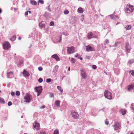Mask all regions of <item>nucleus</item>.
Returning <instances> with one entry per match:
<instances>
[{
    "mask_svg": "<svg viewBox=\"0 0 134 134\" xmlns=\"http://www.w3.org/2000/svg\"><path fill=\"white\" fill-rule=\"evenodd\" d=\"M24 99L25 100V102L27 103L29 102L32 99V96L30 94L27 93L26 96H24Z\"/></svg>",
    "mask_w": 134,
    "mask_h": 134,
    "instance_id": "f257e3e1",
    "label": "nucleus"
},
{
    "mask_svg": "<svg viewBox=\"0 0 134 134\" xmlns=\"http://www.w3.org/2000/svg\"><path fill=\"white\" fill-rule=\"evenodd\" d=\"M104 96L108 99L111 100L112 99L111 94L108 91H105L104 93Z\"/></svg>",
    "mask_w": 134,
    "mask_h": 134,
    "instance_id": "f03ea898",
    "label": "nucleus"
},
{
    "mask_svg": "<svg viewBox=\"0 0 134 134\" xmlns=\"http://www.w3.org/2000/svg\"><path fill=\"white\" fill-rule=\"evenodd\" d=\"M35 90L37 93V96L38 97L42 92V87L41 86H40L39 87H36L35 88Z\"/></svg>",
    "mask_w": 134,
    "mask_h": 134,
    "instance_id": "7ed1b4c3",
    "label": "nucleus"
},
{
    "mask_svg": "<svg viewBox=\"0 0 134 134\" xmlns=\"http://www.w3.org/2000/svg\"><path fill=\"white\" fill-rule=\"evenodd\" d=\"M112 126L114 128L115 130H118L121 128V126L120 124L118 122H115L114 125Z\"/></svg>",
    "mask_w": 134,
    "mask_h": 134,
    "instance_id": "20e7f679",
    "label": "nucleus"
},
{
    "mask_svg": "<svg viewBox=\"0 0 134 134\" xmlns=\"http://www.w3.org/2000/svg\"><path fill=\"white\" fill-rule=\"evenodd\" d=\"M81 75L83 79H86L87 77V75L85 70L83 69L80 70Z\"/></svg>",
    "mask_w": 134,
    "mask_h": 134,
    "instance_id": "39448f33",
    "label": "nucleus"
},
{
    "mask_svg": "<svg viewBox=\"0 0 134 134\" xmlns=\"http://www.w3.org/2000/svg\"><path fill=\"white\" fill-rule=\"evenodd\" d=\"M3 48L4 49L7 50L10 48L11 46L9 43L7 42H5L3 45Z\"/></svg>",
    "mask_w": 134,
    "mask_h": 134,
    "instance_id": "423d86ee",
    "label": "nucleus"
},
{
    "mask_svg": "<svg viewBox=\"0 0 134 134\" xmlns=\"http://www.w3.org/2000/svg\"><path fill=\"white\" fill-rule=\"evenodd\" d=\"M67 48V53L68 54L73 53L74 52V47L73 46L70 47H68Z\"/></svg>",
    "mask_w": 134,
    "mask_h": 134,
    "instance_id": "0eeeda50",
    "label": "nucleus"
},
{
    "mask_svg": "<svg viewBox=\"0 0 134 134\" xmlns=\"http://www.w3.org/2000/svg\"><path fill=\"white\" fill-rule=\"evenodd\" d=\"M71 114L72 117L75 119L78 118L79 117V115L77 112L74 111H72Z\"/></svg>",
    "mask_w": 134,
    "mask_h": 134,
    "instance_id": "6e6552de",
    "label": "nucleus"
},
{
    "mask_svg": "<svg viewBox=\"0 0 134 134\" xmlns=\"http://www.w3.org/2000/svg\"><path fill=\"white\" fill-rule=\"evenodd\" d=\"M86 51L87 52L94 51V48L90 45H88L87 46H86Z\"/></svg>",
    "mask_w": 134,
    "mask_h": 134,
    "instance_id": "1a4fd4ad",
    "label": "nucleus"
},
{
    "mask_svg": "<svg viewBox=\"0 0 134 134\" xmlns=\"http://www.w3.org/2000/svg\"><path fill=\"white\" fill-rule=\"evenodd\" d=\"M34 127V128L36 129L37 130H38L40 129V125L39 123L37 122L36 121H35L33 124Z\"/></svg>",
    "mask_w": 134,
    "mask_h": 134,
    "instance_id": "9d476101",
    "label": "nucleus"
},
{
    "mask_svg": "<svg viewBox=\"0 0 134 134\" xmlns=\"http://www.w3.org/2000/svg\"><path fill=\"white\" fill-rule=\"evenodd\" d=\"M87 37L89 39H90L92 38H97V37L94 35L92 32H90L88 34Z\"/></svg>",
    "mask_w": 134,
    "mask_h": 134,
    "instance_id": "9b49d317",
    "label": "nucleus"
},
{
    "mask_svg": "<svg viewBox=\"0 0 134 134\" xmlns=\"http://www.w3.org/2000/svg\"><path fill=\"white\" fill-rule=\"evenodd\" d=\"M23 74L26 77H28L30 76V74L29 72L26 71L25 70H24L23 72Z\"/></svg>",
    "mask_w": 134,
    "mask_h": 134,
    "instance_id": "f8f14e48",
    "label": "nucleus"
},
{
    "mask_svg": "<svg viewBox=\"0 0 134 134\" xmlns=\"http://www.w3.org/2000/svg\"><path fill=\"white\" fill-rule=\"evenodd\" d=\"M13 75V73L11 71L8 72L7 74V77L8 78H11Z\"/></svg>",
    "mask_w": 134,
    "mask_h": 134,
    "instance_id": "ddd939ff",
    "label": "nucleus"
},
{
    "mask_svg": "<svg viewBox=\"0 0 134 134\" xmlns=\"http://www.w3.org/2000/svg\"><path fill=\"white\" fill-rule=\"evenodd\" d=\"M129 44L128 43H127L126 44L125 49L127 52L129 53L130 50V48L129 47Z\"/></svg>",
    "mask_w": 134,
    "mask_h": 134,
    "instance_id": "4468645a",
    "label": "nucleus"
},
{
    "mask_svg": "<svg viewBox=\"0 0 134 134\" xmlns=\"http://www.w3.org/2000/svg\"><path fill=\"white\" fill-rule=\"evenodd\" d=\"M125 10L126 12L127 13H130L132 12L130 8L128 7V4L127 5Z\"/></svg>",
    "mask_w": 134,
    "mask_h": 134,
    "instance_id": "2eb2a0df",
    "label": "nucleus"
},
{
    "mask_svg": "<svg viewBox=\"0 0 134 134\" xmlns=\"http://www.w3.org/2000/svg\"><path fill=\"white\" fill-rule=\"evenodd\" d=\"M52 57L55 58L57 61H58L60 60L59 57L56 54L52 55Z\"/></svg>",
    "mask_w": 134,
    "mask_h": 134,
    "instance_id": "dca6fc26",
    "label": "nucleus"
},
{
    "mask_svg": "<svg viewBox=\"0 0 134 134\" xmlns=\"http://www.w3.org/2000/svg\"><path fill=\"white\" fill-rule=\"evenodd\" d=\"M110 16L111 18L113 19L116 20L118 19V17L116 15H110Z\"/></svg>",
    "mask_w": 134,
    "mask_h": 134,
    "instance_id": "f3484780",
    "label": "nucleus"
},
{
    "mask_svg": "<svg viewBox=\"0 0 134 134\" xmlns=\"http://www.w3.org/2000/svg\"><path fill=\"white\" fill-rule=\"evenodd\" d=\"M39 25L40 28L41 29H42L43 27H44L45 26V24L43 23L42 22L40 23H39Z\"/></svg>",
    "mask_w": 134,
    "mask_h": 134,
    "instance_id": "a211bd4d",
    "label": "nucleus"
},
{
    "mask_svg": "<svg viewBox=\"0 0 134 134\" xmlns=\"http://www.w3.org/2000/svg\"><path fill=\"white\" fill-rule=\"evenodd\" d=\"M61 40L62 37L61 36L57 37L56 38V40L57 42H60L61 41Z\"/></svg>",
    "mask_w": 134,
    "mask_h": 134,
    "instance_id": "6ab92c4d",
    "label": "nucleus"
},
{
    "mask_svg": "<svg viewBox=\"0 0 134 134\" xmlns=\"http://www.w3.org/2000/svg\"><path fill=\"white\" fill-rule=\"evenodd\" d=\"M30 3L31 4L34 5H36L37 4V2L34 0H31Z\"/></svg>",
    "mask_w": 134,
    "mask_h": 134,
    "instance_id": "aec40b11",
    "label": "nucleus"
},
{
    "mask_svg": "<svg viewBox=\"0 0 134 134\" xmlns=\"http://www.w3.org/2000/svg\"><path fill=\"white\" fill-rule=\"evenodd\" d=\"M134 88V85L131 84V85H130L128 88V89L129 91H130L131 89H133Z\"/></svg>",
    "mask_w": 134,
    "mask_h": 134,
    "instance_id": "412c9836",
    "label": "nucleus"
},
{
    "mask_svg": "<svg viewBox=\"0 0 134 134\" xmlns=\"http://www.w3.org/2000/svg\"><path fill=\"white\" fill-rule=\"evenodd\" d=\"M60 101L59 100H57L55 102V104L57 106V107H59L60 106Z\"/></svg>",
    "mask_w": 134,
    "mask_h": 134,
    "instance_id": "4be33fe9",
    "label": "nucleus"
},
{
    "mask_svg": "<svg viewBox=\"0 0 134 134\" xmlns=\"http://www.w3.org/2000/svg\"><path fill=\"white\" fill-rule=\"evenodd\" d=\"M120 112L123 115H124L126 114V111L124 109H121L120 110Z\"/></svg>",
    "mask_w": 134,
    "mask_h": 134,
    "instance_id": "5701e85b",
    "label": "nucleus"
},
{
    "mask_svg": "<svg viewBox=\"0 0 134 134\" xmlns=\"http://www.w3.org/2000/svg\"><path fill=\"white\" fill-rule=\"evenodd\" d=\"M16 38V37L15 35H14L11 38H10V40L12 41H14Z\"/></svg>",
    "mask_w": 134,
    "mask_h": 134,
    "instance_id": "b1692460",
    "label": "nucleus"
},
{
    "mask_svg": "<svg viewBox=\"0 0 134 134\" xmlns=\"http://www.w3.org/2000/svg\"><path fill=\"white\" fill-rule=\"evenodd\" d=\"M128 7L130 8L131 11L132 12L134 9L133 6L131 5L130 4H129L128 5Z\"/></svg>",
    "mask_w": 134,
    "mask_h": 134,
    "instance_id": "393cba45",
    "label": "nucleus"
},
{
    "mask_svg": "<svg viewBox=\"0 0 134 134\" xmlns=\"http://www.w3.org/2000/svg\"><path fill=\"white\" fill-rule=\"evenodd\" d=\"M134 62V60L133 59L129 60L127 63L128 64H131Z\"/></svg>",
    "mask_w": 134,
    "mask_h": 134,
    "instance_id": "a878e982",
    "label": "nucleus"
},
{
    "mask_svg": "<svg viewBox=\"0 0 134 134\" xmlns=\"http://www.w3.org/2000/svg\"><path fill=\"white\" fill-rule=\"evenodd\" d=\"M69 22L70 23L72 24H74L75 23L74 19L73 18H72L70 20Z\"/></svg>",
    "mask_w": 134,
    "mask_h": 134,
    "instance_id": "bb28decb",
    "label": "nucleus"
},
{
    "mask_svg": "<svg viewBox=\"0 0 134 134\" xmlns=\"http://www.w3.org/2000/svg\"><path fill=\"white\" fill-rule=\"evenodd\" d=\"M77 11L78 12L81 13L83 12V11H82V9L81 8H79L77 10Z\"/></svg>",
    "mask_w": 134,
    "mask_h": 134,
    "instance_id": "cd10ccee",
    "label": "nucleus"
},
{
    "mask_svg": "<svg viewBox=\"0 0 134 134\" xmlns=\"http://www.w3.org/2000/svg\"><path fill=\"white\" fill-rule=\"evenodd\" d=\"M0 102L2 104H4L5 103L4 100L3 98H0Z\"/></svg>",
    "mask_w": 134,
    "mask_h": 134,
    "instance_id": "c85d7f7f",
    "label": "nucleus"
},
{
    "mask_svg": "<svg viewBox=\"0 0 134 134\" xmlns=\"http://www.w3.org/2000/svg\"><path fill=\"white\" fill-rule=\"evenodd\" d=\"M125 28L126 29L129 30L131 28V26L130 25H128L126 26Z\"/></svg>",
    "mask_w": 134,
    "mask_h": 134,
    "instance_id": "c756f323",
    "label": "nucleus"
},
{
    "mask_svg": "<svg viewBox=\"0 0 134 134\" xmlns=\"http://www.w3.org/2000/svg\"><path fill=\"white\" fill-rule=\"evenodd\" d=\"M23 63V60H21L19 61V64H18V66H21L22 64Z\"/></svg>",
    "mask_w": 134,
    "mask_h": 134,
    "instance_id": "7c9ffc66",
    "label": "nucleus"
},
{
    "mask_svg": "<svg viewBox=\"0 0 134 134\" xmlns=\"http://www.w3.org/2000/svg\"><path fill=\"white\" fill-rule=\"evenodd\" d=\"M57 88L61 92H63V90H62V89L61 87L59 86H57Z\"/></svg>",
    "mask_w": 134,
    "mask_h": 134,
    "instance_id": "2f4dec72",
    "label": "nucleus"
},
{
    "mask_svg": "<svg viewBox=\"0 0 134 134\" xmlns=\"http://www.w3.org/2000/svg\"><path fill=\"white\" fill-rule=\"evenodd\" d=\"M130 73H131V75L133 76H134V70H131L129 71Z\"/></svg>",
    "mask_w": 134,
    "mask_h": 134,
    "instance_id": "473e14b6",
    "label": "nucleus"
},
{
    "mask_svg": "<svg viewBox=\"0 0 134 134\" xmlns=\"http://www.w3.org/2000/svg\"><path fill=\"white\" fill-rule=\"evenodd\" d=\"M69 13V11L67 10H65L64 12V13L65 14H68Z\"/></svg>",
    "mask_w": 134,
    "mask_h": 134,
    "instance_id": "72a5a7b5",
    "label": "nucleus"
},
{
    "mask_svg": "<svg viewBox=\"0 0 134 134\" xmlns=\"http://www.w3.org/2000/svg\"><path fill=\"white\" fill-rule=\"evenodd\" d=\"M70 61L71 63H75V60L74 58H71Z\"/></svg>",
    "mask_w": 134,
    "mask_h": 134,
    "instance_id": "f704fd0d",
    "label": "nucleus"
},
{
    "mask_svg": "<svg viewBox=\"0 0 134 134\" xmlns=\"http://www.w3.org/2000/svg\"><path fill=\"white\" fill-rule=\"evenodd\" d=\"M53 134H59V131L57 130H55Z\"/></svg>",
    "mask_w": 134,
    "mask_h": 134,
    "instance_id": "c9c22d12",
    "label": "nucleus"
},
{
    "mask_svg": "<svg viewBox=\"0 0 134 134\" xmlns=\"http://www.w3.org/2000/svg\"><path fill=\"white\" fill-rule=\"evenodd\" d=\"M20 94V92L19 91H17L16 92V95L17 96H19Z\"/></svg>",
    "mask_w": 134,
    "mask_h": 134,
    "instance_id": "e433bc0d",
    "label": "nucleus"
},
{
    "mask_svg": "<svg viewBox=\"0 0 134 134\" xmlns=\"http://www.w3.org/2000/svg\"><path fill=\"white\" fill-rule=\"evenodd\" d=\"M40 3L41 4H43L44 3V1L42 0H39L38 1V5L39 4V3Z\"/></svg>",
    "mask_w": 134,
    "mask_h": 134,
    "instance_id": "4c0bfd02",
    "label": "nucleus"
},
{
    "mask_svg": "<svg viewBox=\"0 0 134 134\" xmlns=\"http://www.w3.org/2000/svg\"><path fill=\"white\" fill-rule=\"evenodd\" d=\"M54 25V22L53 21H51L49 24V25L50 26H53Z\"/></svg>",
    "mask_w": 134,
    "mask_h": 134,
    "instance_id": "58836bf2",
    "label": "nucleus"
},
{
    "mask_svg": "<svg viewBox=\"0 0 134 134\" xmlns=\"http://www.w3.org/2000/svg\"><path fill=\"white\" fill-rule=\"evenodd\" d=\"M51 79L49 78L48 79H46V81L47 83H49L51 82Z\"/></svg>",
    "mask_w": 134,
    "mask_h": 134,
    "instance_id": "ea45409f",
    "label": "nucleus"
},
{
    "mask_svg": "<svg viewBox=\"0 0 134 134\" xmlns=\"http://www.w3.org/2000/svg\"><path fill=\"white\" fill-rule=\"evenodd\" d=\"M38 81L39 83H41L43 81V79L41 78H40L38 80Z\"/></svg>",
    "mask_w": 134,
    "mask_h": 134,
    "instance_id": "a19ab883",
    "label": "nucleus"
},
{
    "mask_svg": "<svg viewBox=\"0 0 134 134\" xmlns=\"http://www.w3.org/2000/svg\"><path fill=\"white\" fill-rule=\"evenodd\" d=\"M43 69L42 68V67L40 66L38 68V70L40 71H42Z\"/></svg>",
    "mask_w": 134,
    "mask_h": 134,
    "instance_id": "79ce46f5",
    "label": "nucleus"
},
{
    "mask_svg": "<svg viewBox=\"0 0 134 134\" xmlns=\"http://www.w3.org/2000/svg\"><path fill=\"white\" fill-rule=\"evenodd\" d=\"M47 9H48V10L49 11L51 12V10L50 8V5H49L47 7Z\"/></svg>",
    "mask_w": 134,
    "mask_h": 134,
    "instance_id": "37998d69",
    "label": "nucleus"
},
{
    "mask_svg": "<svg viewBox=\"0 0 134 134\" xmlns=\"http://www.w3.org/2000/svg\"><path fill=\"white\" fill-rule=\"evenodd\" d=\"M12 104V103L11 102H9L8 103V106H11Z\"/></svg>",
    "mask_w": 134,
    "mask_h": 134,
    "instance_id": "c03bdc74",
    "label": "nucleus"
},
{
    "mask_svg": "<svg viewBox=\"0 0 134 134\" xmlns=\"http://www.w3.org/2000/svg\"><path fill=\"white\" fill-rule=\"evenodd\" d=\"M105 43L108 44L109 43V41L108 39H106L104 42Z\"/></svg>",
    "mask_w": 134,
    "mask_h": 134,
    "instance_id": "a18cd8bd",
    "label": "nucleus"
},
{
    "mask_svg": "<svg viewBox=\"0 0 134 134\" xmlns=\"http://www.w3.org/2000/svg\"><path fill=\"white\" fill-rule=\"evenodd\" d=\"M107 119H106L105 121V124L106 125H108L109 124V122L107 121Z\"/></svg>",
    "mask_w": 134,
    "mask_h": 134,
    "instance_id": "49530a36",
    "label": "nucleus"
},
{
    "mask_svg": "<svg viewBox=\"0 0 134 134\" xmlns=\"http://www.w3.org/2000/svg\"><path fill=\"white\" fill-rule=\"evenodd\" d=\"M92 68L94 69H95L97 68V66L95 65H93L92 66Z\"/></svg>",
    "mask_w": 134,
    "mask_h": 134,
    "instance_id": "de8ad7c7",
    "label": "nucleus"
},
{
    "mask_svg": "<svg viewBox=\"0 0 134 134\" xmlns=\"http://www.w3.org/2000/svg\"><path fill=\"white\" fill-rule=\"evenodd\" d=\"M131 108L132 109L134 110V105L133 104L131 105Z\"/></svg>",
    "mask_w": 134,
    "mask_h": 134,
    "instance_id": "09e8293b",
    "label": "nucleus"
},
{
    "mask_svg": "<svg viewBox=\"0 0 134 134\" xmlns=\"http://www.w3.org/2000/svg\"><path fill=\"white\" fill-rule=\"evenodd\" d=\"M46 133L44 131H41L40 132V134H46Z\"/></svg>",
    "mask_w": 134,
    "mask_h": 134,
    "instance_id": "8fccbe9b",
    "label": "nucleus"
},
{
    "mask_svg": "<svg viewBox=\"0 0 134 134\" xmlns=\"http://www.w3.org/2000/svg\"><path fill=\"white\" fill-rule=\"evenodd\" d=\"M49 96L50 97L52 98L53 96V94L52 93L50 94L49 95Z\"/></svg>",
    "mask_w": 134,
    "mask_h": 134,
    "instance_id": "3c124183",
    "label": "nucleus"
},
{
    "mask_svg": "<svg viewBox=\"0 0 134 134\" xmlns=\"http://www.w3.org/2000/svg\"><path fill=\"white\" fill-rule=\"evenodd\" d=\"M86 58L88 59H90L91 58V57L90 56H87L86 57Z\"/></svg>",
    "mask_w": 134,
    "mask_h": 134,
    "instance_id": "603ef678",
    "label": "nucleus"
},
{
    "mask_svg": "<svg viewBox=\"0 0 134 134\" xmlns=\"http://www.w3.org/2000/svg\"><path fill=\"white\" fill-rule=\"evenodd\" d=\"M11 95L12 96L14 95L15 94V93L13 92H11Z\"/></svg>",
    "mask_w": 134,
    "mask_h": 134,
    "instance_id": "864d4df0",
    "label": "nucleus"
},
{
    "mask_svg": "<svg viewBox=\"0 0 134 134\" xmlns=\"http://www.w3.org/2000/svg\"><path fill=\"white\" fill-rule=\"evenodd\" d=\"M118 44H119V42H116L115 43V46H118Z\"/></svg>",
    "mask_w": 134,
    "mask_h": 134,
    "instance_id": "5fc2aeb1",
    "label": "nucleus"
},
{
    "mask_svg": "<svg viewBox=\"0 0 134 134\" xmlns=\"http://www.w3.org/2000/svg\"><path fill=\"white\" fill-rule=\"evenodd\" d=\"M25 16H27L28 15V12L27 11L25 13Z\"/></svg>",
    "mask_w": 134,
    "mask_h": 134,
    "instance_id": "6e6d98bb",
    "label": "nucleus"
},
{
    "mask_svg": "<svg viewBox=\"0 0 134 134\" xmlns=\"http://www.w3.org/2000/svg\"><path fill=\"white\" fill-rule=\"evenodd\" d=\"M45 105H43L41 107V108L42 109H44L45 108Z\"/></svg>",
    "mask_w": 134,
    "mask_h": 134,
    "instance_id": "4d7b16f0",
    "label": "nucleus"
},
{
    "mask_svg": "<svg viewBox=\"0 0 134 134\" xmlns=\"http://www.w3.org/2000/svg\"><path fill=\"white\" fill-rule=\"evenodd\" d=\"M63 34L65 36H66L67 35V33L66 32H64L63 33Z\"/></svg>",
    "mask_w": 134,
    "mask_h": 134,
    "instance_id": "13d9d810",
    "label": "nucleus"
},
{
    "mask_svg": "<svg viewBox=\"0 0 134 134\" xmlns=\"http://www.w3.org/2000/svg\"><path fill=\"white\" fill-rule=\"evenodd\" d=\"M70 67H69L68 69V71H70Z\"/></svg>",
    "mask_w": 134,
    "mask_h": 134,
    "instance_id": "bf43d9fd",
    "label": "nucleus"
},
{
    "mask_svg": "<svg viewBox=\"0 0 134 134\" xmlns=\"http://www.w3.org/2000/svg\"><path fill=\"white\" fill-rule=\"evenodd\" d=\"M27 12L28 13L29 12L30 14L31 13V12L30 11H27Z\"/></svg>",
    "mask_w": 134,
    "mask_h": 134,
    "instance_id": "052dcab7",
    "label": "nucleus"
},
{
    "mask_svg": "<svg viewBox=\"0 0 134 134\" xmlns=\"http://www.w3.org/2000/svg\"><path fill=\"white\" fill-rule=\"evenodd\" d=\"M21 38L20 37H19L18 38V40H21Z\"/></svg>",
    "mask_w": 134,
    "mask_h": 134,
    "instance_id": "680f3d73",
    "label": "nucleus"
},
{
    "mask_svg": "<svg viewBox=\"0 0 134 134\" xmlns=\"http://www.w3.org/2000/svg\"><path fill=\"white\" fill-rule=\"evenodd\" d=\"M80 59V60H82V57H80V58H79Z\"/></svg>",
    "mask_w": 134,
    "mask_h": 134,
    "instance_id": "e2e57ef3",
    "label": "nucleus"
},
{
    "mask_svg": "<svg viewBox=\"0 0 134 134\" xmlns=\"http://www.w3.org/2000/svg\"><path fill=\"white\" fill-rule=\"evenodd\" d=\"M2 12L1 9L0 8V13Z\"/></svg>",
    "mask_w": 134,
    "mask_h": 134,
    "instance_id": "0e129e2a",
    "label": "nucleus"
},
{
    "mask_svg": "<svg viewBox=\"0 0 134 134\" xmlns=\"http://www.w3.org/2000/svg\"><path fill=\"white\" fill-rule=\"evenodd\" d=\"M75 57H77V55H75Z\"/></svg>",
    "mask_w": 134,
    "mask_h": 134,
    "instance_id": "69168bd1",
    "label": "nucleus"
},
{
    "mask_svg": "<svg viewBox=\"0 0 134 134\" xmlns=\"http://www.w3.org/2000/svg\"><path fill=\"white\" fill-rule=\"evenodd\" d=\"M104 109L103 108V109H101V110H103V111H104Z\"/></svg>",
    "mask_w": 134,
    "mask_h": 134,
    "instance_id": "338daca9",
    "label": "nucleus"
},
{
    "mask_svg": "<svg viewBox=\"0 0 134 134\" xmlns=\"http://www.w3.org/2000/svg\"><path fill=\"white\" fill-rule=\"evenodd\" d=\"M134 134L132 132L131 133H130V134Z\"/></svg>",
    "mask_w": 134,
    "mask_h": 134,
    "instance_id": "774afa93",
    "label": "nucleus"
}]
</instances>
